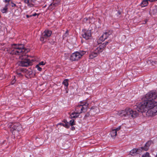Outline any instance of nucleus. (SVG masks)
Returning <instances> with one entry per match:
<instances>
[{"label":"nucleus","instance_id":"f257e3e1","mask_svg":"<svg viewBox=\"0 0 157 157\" xmlns=\"http://www.w3.org/2000/svg\"><path fill=\"white\" fill-rule=\"evenodd\" d=\"M156 98L157 95L155 91L147 93L145 97L142 98V102L137 106L138 112L143 113L147 110L146 113L147 116L152 117L157 115V102L154 100Z\"/></svg>","mask_w":157,"mask_h":157},{"label":"nucleus","instance_id":"f03ea898","mask_svg":"<svg viewBox=\"0 0 157 157\" xmlns=\"http://www.w3.org/2000/svg\"><path fill=\"white\" fill-rule=\"evenodd\" d=\"M29 50L25 48L23 44H14L11 46L8 52L12 55H19V58L21 60L19 62V65L22 67H27L31 65L32 63L29 59H27V56L26 54Z\"/></svg>","mask_w":157,"mask_h":157},{"label":"nucleus","instance_id":"7ed1b4c3","mask_svg":"<svg viewBox=\"0 0 157 157\" xmlns=\"http://www.w3.org/2000/svg\"><path fill=\"white\" fill-rule=\"evenodd\" d=\"M117 114L124 118L127 119L130 117L135 118L138 115V113L136 111H134L132 109L129 108L120 111Z\"/></svg>","mask_w":157,"mask_h":157},{"label":"nucleus","instance_id":"20e7f679","mask_svg":"<svg viewBox=\"0 0 157 157\" xmlns=\"http://www.w3.org/2000/svg\"><path fill=\"white\" fill-rule=\"evenodd\" d=\"M89 105L86 101H81L80 104L77 105L75 108V110L79 114L86 112Z\"/></svg>","mask_w":157,"mask_h":157},{"label":"nucleus","instance_id":"39448f33","mask_svg":"<svg viewBox=\"0 0 157 157\" xmlns=\"http://www.w3.org/2000/svg\"><path fill=\"white\" fill-rule=\"evenodd\" d=\"M86 53V51L80 50L73 53L71 56L70 59L72 61H78Z\"/></svg>","mask_w":157,"mask_h":157},{"label":"nucleus","instance_id":"423d86ee","mask_svg":"<svg viewBox=\"0 0 157 157\" xmlns=\"http://www.w3.org/2000/svg\"><path fill=\"white\" fill-rule=\"evenodd\" d=\"M9 127L10 128L11 131L13 132L12 133H15V132H18L20 131L22 128V127L18 123H10L9 124Z\"/></svg>","mask_w":157,"mask_h":157},{"label":"nucleus","instance_id":"0eeeda50","mask_svg":"<svg viewBox=\"0 0 157 157\" xmlns=\"http://www.w3.org/2000/svg\"><path fill=\"white\" fill-rule=\"evenodd\" d=\"M52 34V32L49 30H45L43 33L40 38V41L44 42V39H47L50 37Z\"/></svg>","mask_w":157,"mask_h":157},{"label":"nucleus","instance_id":"6e6552de","mask_svg":"<svg viewBox=\"0 0 157 157\" xmlns=\"http://www.w3.org/2000/svg\"><path fill=\"white\" fill-rule=\"evenodd\" d=\"M82 36L86 40H88L90 38L91 36V31L90 30H82Z\"/></svg>","mask_w":157,"mask_h":157},{"label":"nucleus","instance_id":"1a4fd4ad","mask_svg":"<svg viewBox=\"0 0 157 157\" xmlns=\"http://www.w3.org/2000/svg\"><path fill=\"white\" fill-rule=\"evenodd\" d=\"M60 1V0H53V2L50 5L49 8L51 9H54L56 6L59 4Z\"/></svg>","mask_w":157,"mask_h":157},{"label":"nucleus","instance_id":"9d476101","mask_svg":"<svg viewBox=\"0 0 157 157\" xmlns=\"http://www.w3.org/2000/svg\"><path fill=\"white\" fill-rule=\"evenodd\" d=\"M152 142L151 141H148L146 143L144 147H141V149L144 151L147 150L149 147L150 146Z\"/></svg>","mask_w":157,"mask_h":157},{"label":"nucleus","instance_id":"9b49d317","mask_svg":"<svg viewBox=\"0 0 157 157\" xmlns=\"http://www.w3.org/2000/svg\"><path fill=\"white\" fill-rule=\"evenodd\" d=\"M140 150V149H133L130 151V154L132 156L136 155H138Z\"/></svg>","mask_w":157,"mask_h":157},{"label":"nucleus","instance_id":"f8f14e48","mask_svg":"<svg viewBox=\"0 0 157 157\" xmlns=\"http://www.w3.org/2000/svg\"><path fill=\"white\" fill-rule=\"evenodd\" d=\"M104 48L105 45L103 46L102 44H101L99 46V47H98L95 50L99 54L102 51Z\"/></svg>","mask_w":157,"mask_h":157},{"label":"nucleus","instance_id":"ddd939ff","mask_svg":"<svg viewBox=\"0 0 157 157\" xmlns=\"http://www.w3.org/2000/svg\"><path fill=\"white\" fill-rule=\"evenodd\" d=\"M98 52L95 50L94 51L92 52L90 54L89 57L90 59H93L94 58L96 57L98 55Z\"/></svg>","mask_w":157,"mask_h":157},{"label":"nucleus","instance_id":"4468645a","mask_svg":"<svg viewBox=\"0 0 157 157\" xmlns=\"http://www.w3.org/2000/svg\"><path fill=\"white\" fill-rule=\"evenodd\" d=\"M150 2H153V0H143L141 3L142 7H145L147 6L148 4V1Z\"/></svg>","mask_w":157,"mask_h":157},{"label":"nucleus","instance_id":"2eb2a0df","mask_svg":"<svg viewBox=\"0 0 157 157\" xmlns=\"http://www.w3.org/2000/svg\"><path fill=\"white\" fill-rule=\"evenodd\" d=\"M8 4H7L1 10V11L3 13H6L8 12Z\"/></svg>","mask_w":157,"mask_h":157},{"label":"nucleus","instance_id":"dca6fc26","mask_svg":"<svg viewBox=\"0 0 157 157\" xmlns=\"http://www.w3.org/2000/svg\"><path fill=\"white\" fill-rule=\"evenodd\" d=\"M79 114H80L77 112H74L70 115V117L71 118H76L79 116Z\"/></svg>","mask_w":157,"mask_h":157},{"label":"nucleus","instance_id":"f3484780","mask_svg":"<svg viewBox=\"0 0 157 157\" xmlns=\"http://www.w3.org/2000/svg\"><path fill=\"white\" fill-rule=\"evenodd\" d=\"M97 110V108L95 107H92L91 108L90 110V113H91L92 114L94 115L97 112L96 111Z\"/></svg>","mask_w":157,"mask_h":157},{"label":"nucleus","instance_id":"a211bd4d","mask_svg":"<svg viewBox=\"0 0 157 157\" xmlns=\"http://www.w3.org/2000/svg\"><path fill=\"white\" fill-rule=\"evenodd\" d=\"M111 32H106L102 35V36L104 37V39H106L111 34Z\"/></svg>","mask_w":157,"mask_h":157},{"label":"nucleus","instance_id":"6ab92c4d","mask_svg":"<svg viewBox=\"0 0 157 157\" xmlns=\"http://www.w3.org/2000/svg\"><path fill=\"white\" fill-rule=\"evenodd\" d=\"M110 134L111 137L113 138H114L117 135V132L115 130H114V129H113L111 132Z\"/></svg>","mask_w":157,"mask_h":157},{"label":"nucleus","instance_id":"aec40b11","mask_svg":"<svg viewBox=\"0 0 157 157\" xmlns=\"http://www.w3.org/2000/svg\"><path fill=\"white\" fill-rule=\"evenodd\" d=\"M65 123H60L59 124H60L62 126H63V127L68 128L69 127V125L68 124V123L67 121V122H65Z\"/></svg>","mask_w":157,"mask_h":157},{"label":"nucleus","instance_id":"412c9836","mask_svg":"<svg viewBox=\"0 0 157 157\" xmlns=\"http://www.w3.org/2000/svg\"><path fill=\"white\" fill-rule=\"evenodd\" d=\"M106 39H104V37L102 36V35L100 37L98 40V42L99 44L101 43L102 42L104 41Z\"/></svg>","mask_w":157,"mask_h":157},{"label":"nucleus","instance_id":"4be33fe9","mask_svg":"<svg viewBox=\"0 0 157 157\" xmlns=\"http://www.w3.org/2000/svg\"><path fill=\"white\" fill-rule=\"evenodd\" d=\"M24 2L25 3L27 4L28 6L32 7L33 6V4L29 2V0H25Z\"/></svg>","mask_w":157,"mask_h":157},{"label":"nucleus","instance_id":"5701e85b","mask_svg":"<svg viewBox=\"0 0 157 157\" xmlns=\"http://www.w3.org/2000/svg\"><path fill=\"white\" fill-rule=\"evenodd\" d=\"M63 84L67 87L68 85V79H66L64 80Z\"/></svg>","mask_w":157,"mask_h":157},{"label":"nucleus","instance_id":"b1692460","mask_svg":"<svg viewBox=\"0 0 157 157\" xmlns=\"http://www.w3.org/2000/svg\"><path fill=\"white\" fill-rule=\"evenodd\" d=\"M70 124L71 126H73L75 124V120L74 119H72L70 121Z\"/></svg>","mask_w":157,"mask_h":157},{"label":"nucleus","instance_id":"393cba45","mask_svg":"<svg viewBox=\"0 0 157 157\" xmlns=\"http://www.w3.org/2000/svg\"><path fill=\"white\" fill-rule=\"evenodd\" d=\"M141 157H150V156L149 153L147 152H146L145 154L143 155Z\"/></svg>","mask_w":157,"mask_h":157},{"label":"nucleus","instance_id":"a878e982","mask_svg":"<svg viewBox=\"0 0 157 157\" xmlns=\"http://www.w3.org/2000/svg\"><path fill=\"white\" fill-rule=\"evenodd\" d=\"M29 74L30 77H32L33 76V72L31 71H28L27 72Z\"/></svg>","mask_w":157,"mask_h":157},{"label":"nucleus","instance_id":"bb28decb","mask_svg":"<svg viewBox=\"0 0 157 157\" xmlns=\"http://www.w3.org/2000/svg\"><path fill=\"white\" fill-rule=\"evenodd\" d=\"M36 67L37 68V69L39 71H40L42 70V68L39 67V65H36Z\"/></svg>","mask_w":157,"mask_h":157},{"label":"nucleus","instance_id":"cd10ccee","mask_svg":"<svg viewBox=\"0 0 157 157\" xmlns=\"http://www.w3.org/2000/svg\"><path fill=\"white\" fill-rule=\"evenodd\" d=\"M121 128V126H119L117 128H116L114 129L116 131V132H117V131H118Z\"/></svg>","mask_w":157,"mask_h":157},{"label":"nucleus","instance_id":"c85d7f7f","mask_svg":"<svg viewBox=\"0 0 157 157\" xmlns=\"http://www.w3.org/2000/svg\"><path fill=\"white\" fill-rule=\"evenodd\" d=\"M109 43L108 42H106L104 43H103V44H101L103 46L105 45V47Z\"/></svg>","mask_w":157,"mask_h":157},{"label":"nucleus","instance_id":"c756f323","mask_svg":"<svg viewBox=\"0 0 157 157\" xmlns=\"http://www.w3.org/2000/svg\"><path fill=\"white\" fill-rule=\"evenodd\" d=\"M45 64L44 63L43 61L41 62L38 65H43Z\"/></svg>","mask_w":157,"mask_h":157},{"label":"nucleus","instance_id":"7c9ffc66","mask_svg":"<svg viewBox=\"0 0 157 157\" xmlns=\"http://www.w3.org/2000/svg\"><path fill=\"white\" fill-rule=\"evenodd\" d=\"M10 1V0H5L4 1V2L5 3H7V4H9Z\"/></svg>","mask_w":157,"mask_h":157},{"label":"nucleus","instance_id":"2f4dec72","mask_svg":"<svg viewBox=\"0 0 157 157\" xmlns=\"http://www.w3.org/2000/svg\"><path fill=\"white\" fill-rule=\"evenodd\" d=\"M11 3L12 4L11 6H12V7H14V6H16V5L14 3H13L12 2H11Z\"/></svg>","mask_w":157,"mask_h":157},{"label":"nucleus","instance_id":"473e14b6","mask_svg":"<svg viewBox=\"0 0 157 157\" xmlns=\"http://www.w3.org/2000/svg\"><path fill=\"white\" fill-rule=\"evenodd\" d=\"M31 15H32V16H35L36 15H37V16H38L39 15V14H37L36 13H35Z\"/></svg>","mask_w":157,"mask_h":157},{"label":"nucleus","instance_id":"72a5a7b5","mask_svg":"<svg viewBox=\"0 0 157 157\" xmlns=\"http://www.w3.org/2000/svg\"><path fill=\"white\" fill-rule=\"evenodd\" d=\"M16 79L14 78L13 79V80L12 82L11 83L12 84H13L16 81Z\"/></svg>","mask_w":157,"mask_h":157},{"label":"nucleus","instance_id":"f704fd0d","mask_svg":"<svg viewBox=\"0 0 157 157\" xmlns=\"http://www.w3.org/2000/svg\"><path fill=\"white\" fill-rule=\"evenodd\" d=\"M26 17L27 18H28L29 17H32V15H26Z\"/></svg>","mask_w":157,"mask_h":157},{"label":"nucleus","instance_id":"c9c22d12","mask_svg":"<svg viewBox=\"0 0 157 157\" xmlns=\"http://www.w3.org/2000/svg\"><path fill=\"white\" fill-rule=\"evenodd\" d=\"M67 35H68L67 32H66L65 33V35H64V36H67Z\"/></svg>","mask_w":157,"mask_h":157},{"label":"nucleus","instance_id":"e433bc0d","mask_svg":"<svg viewBox=\"0 0 157 157\" xmlns=\"http://www.w3.org/2000/svg\"><path fill=\"white\" fill-rule=\"evenodd\" d=\"M71 129L72 130H74L75 129V128L74 127V126H72L71 127Z\"/></svg>","mask_w":157,"mask_h":157},{"label":"nucleus","instance_id":"4c0bfd02","mask_svg":"<svg viewBox=\"0 0 157 157\" xmlns=\"http://www.w3.org/2000/svg\"><path fill=\"white\" fill-rule=\"evenodd\" d=\"M18 76H22V75H21V73H18Z\"/></svg>","mask_w":157,"mask_h":157},{"label":"nucleus","instance_id":"58836bf2","mask_svg":"<svg viewBox=\"0 0 157 157\" xmlns=\"http://www.w3.org/2000/svg\"><path fill=\"white\" fill-rule=\"evenodd\" d=\"M31 2H34L36 1V0H31Z\"/></svg>","mask_w":157,"mask_h":157},{"label":"nucleus","instance_id":"ea45409f","mask_svg":"<svg viewBox=\"0 0 157 157\" xmlns=\"http://www.w3.org/2000/svg\"><path fill=\"white\" fill-rule=\"evenodd\" d=\"M153 2H154L155 1H157V0H153Z\"/></svg>","mask_w":157,"mask_h":157}]
</instances>
